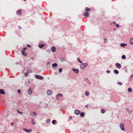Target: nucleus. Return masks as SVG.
Segmentation results:
<instances>
[{
    "label": "nucleus",
    "instance_id": "nucleus-20",
    "mask_svg": "<svg viewBox=\"0 0 133 133\" xmlns=\"http://www.w3.org/2000/svg\"><path fill=\"white\" fill-rule=\"evenodd\" d=\"M114 72L115 73L118 74L119 73L118 71L116 70H114Z\"/></svg>",
    "mask_w": 133,
    "mask_h": 133
},
{
    "label": "nucleus",
    "instance_id": "nucleus-32",
    "mask_svg": "<svg viewBox=\"0 0 133 133\" xmlns=\"http://www.w3.org/2000/svg\"><path fill=\"white\" fill-rule=\"evenodd\" d=\"M17 112L19 114H22L23 113V112H20V111H19L17 109Z\"/></svg>",
    "mask_w": 133,
    "mask_h": 133
},
{
    "label": "nucleus",
    "instance_id": "nucleus-24",
    "mask_svg": "<svg viewBox=\"0 0 133 133\" xmlns=\"http://www.w3.org/2000/svg\"><path fill=\"white\" fill-rule=\"evenodd\" d=\"M50 120L49 119H47L46 121V123H49L50 122Z\"/></svg>",
    "mask_w": 133,
    "mask_h": 133
},
{
    "label": "nucleus",
    "instance_id": "nucleus-22",
    "mask_svg": "<svg viewBox=\"0 0 133 133\" xmlns=\"http://www.w3.org/2000/svg\"><path fill=\"white\" fill-rule=\"evenodd\" d=\"M132 90L131 88H128V91L129 92H131L132 91Z\"/></svg>",
    "mask_w": 133,
    "mask_h": 133
},
{
    "label": "nucleus",
    "instance_id": "nucleus-40",
    "mask_svg": "<svg viewBox=\"0 0 133 133\" xmlns=\"http://www.w3.org/2000/svg\"><path fill=\"white\" fill-rule=\"evenodd\" d=\"M27 47H30H30H31V46H30V45H29V44H28V45H27Z\"/></svg>",
    "mask_w": 133,
    "mask_h": 133
},
{
    "label": "nucleus",
    "instance_id": "nucleus-25",
    "mask_svg": "<svg viewBox=\"0 0 133 133\" xmlns=\"http://www.w3.org/2000/svg\"><path fill=\"white\" fill-rule=\"evenodd\" d=\"M126 45H127V44L124 43H121V46L122 47H124Z\"/></svg>",
    "mask_w": 133,
    "mask_h": 133
},
{
    "label": "nucleus",
    "instance_id": "nucleus-50",
    "mask_svg": "<svg viewBox=\"0 0 133 133\" xmlns=\"http://www.w3.org/2000/svg\"><path fill=\"white\" fill-rule=\"evenodd\" d=\"M133 76V75H131V76H130V78H131L132 77V76Z\"/></svg>",
    "mask_w": 133,
    "mask_h": 133
},
{
    "label": "nucleus",
    "instance_id": "nucleus-14",
    "mask_svg": "<svg viewBox=\"0 0 133 133\" xmlns=\"http://www.w3.org/2000/svg\"><path fill=\"white\" fill-rule=\"evenodd\" d=\"M84 10L86 11H90V9L88 7H85L84 8Z\"/></svg>",
    "mask_w": 133,
    "mask_h": 133
},
{
    "label": "nucleus",
    "instance_id": "nucleus-5",
    "mask_svg": "<svg viewBox=\"0 0 133 133\" xmlns=\"http://www.w3.org/2000/svg\"><path fill=\"white\" fill-rule=\"evenodd\" d=\"M63 96V95L61 94H57L56 96V98L57 100H58L59 99V97H60V96H61V97H62Z\"/></svg>",
    "mask_w": 133,
    "mask_h": 133
},
{
    "label": "nucleus",
    "instance_id": "nucleus-7",
    "mask_svg": "<svg viewBox=\"0 0 133 133\" xmlns=\"http://www.w3.org/2000/svg\"><path fill=\"white\" fill-rule=\"evenodd\" d=\"M47 93L48 95H50L52 94V92L51 90H48L47 91Z\"/></svg>",
    "mask_w": 133,
    "mask_h": 133
},
{
    "label": "nucleus",
    "instance_id": "nucleus-10",
    "mask_svg": "<svg viewBox=\"0 0 133 133\" xmlns=\"http://www.w3.org/2000/svg\"><path fill=\"white\" fill-rule=\"evenodd\" d=\"M80 113V111L79 110H76L75 111V113L77 115H79Z\"/></svg>",
    "mask_w": 133,
    "mask_h": 133
},
{
    "label": "nucleus",
    "instance_id": "nucleus-47",
    "mask_svg": "<svg viewBox=\"0 0 133 133\" xmlns=\"http://www.w3.org/2000/svg\"><path fill=\"white\" fill-rule=\"evenodd\" d=\"M11 125H13V124H14V123H11Z\"/></svg>",
    "mask_w": 133,
    "mask_h": 133
},
{
    "label": "nucleus",
    "instance_id": "nucleus-15",
    "mask_svg": "<svg viewBox=\"0 0 133 133\" xmlns=\"http://www.w3.org/2000/svg\"><path fill=\"white\" fill-rule=\"evenodd\" d=\"M28 93L29 95H31L32 94V91L31 89L30 88L29 89L28 91Z\"/></svg>",
    "mask_w": 133,
    "mask_h": 133
},
{
    "label": "nucleus",
    "instance_id": "nucleus-8",
    "mask_svg": "<svg viewBox=\"0 0 133 133\" xmlns=\"http://www.w3.org/2000/svg\"><path fill=\"white\" fill-rule=\"evenodd\" d=\"M116 66L119 69H120L121 67V64L119 63H116Z\"/></svg>",
    "mask_w": 133,
    "mask_h": 133
},
{
    "label": "nucleus",
    "instance_id": "nucleus-41",
    "mask_svg": "<svg viewBox=\"0 0 133 133\" xmlns=\"http://www.w3.org/2000/svg\"><path fill=\"white\" fill-rule=\"evenodd\" d=\"M107 73H109L110 72V71L109 70H108L107 71Z\"/></svg>",
    "mask_w": 133,
    "mask_h": 133
},
{
    "label": "nucleus",
    "instance_id": "nucleus-26",
    "mask_svg": "<svg viewBox=\"0 0 133 133\" xmlns=\"http://www.w3.org/2000/svg\"><path fill=\"white\" fill-rule=\"evenodd\" d=\"M29 72L28 73V72H25L24 74V75L26 77H27L28 76V74H29Z\"/></svg>",
    "mask_w": 133,
    "mask_h": 133
},
{
    "label": "nucleus",
    "instance_id": "nucleus-19",
    "mask_svg": "<svg viewBox=\"0 0 133 133\" xmlns=\"http://www.w3.org/2000/svg\"><path fill=\"white\" fill-rule=\"evenodd\" d=\"M60 60L62 61H64L65 60V59L64 58H61L60 59Z\"/></svg>",
    "mask_w": 133,
    "mask_h": 133
},
{
    "label": "nucleus",
    "instance_id": "nucleus-48",
    "mask_svg": "<svg viewBox=\"0 0 133 133\" xmlns=\"http://www.w3.org/2000/svg\"><path fill=\"white\" fill-rule=\"evenodd\" d=\"M18 28H19V29H21V27H20V26H18Z\"/></svg>",
    "mask_w": 133,
    "mask_h": 133
},
{
    "label": "nucleus",
    "instance_id": "nucleus-33",
    "mask_svg": "<svg viewBox=\"0 0 133 133\" xmlns=\"http://www.w3.org/2000/svg\"><path fill=\"white\" fill-rule=\"evenodd\" d=\"M122 58L123 59H125L126 58L125 56L124 55H123L122 56Z\"/></svg>",
    "mask_w": 133,
    "mask_h": 133
},
{
    "label": "nucleus",
    "instance_id": "nucleus-21",
    "mask_svg": "<svg viewBox=\"0 0 133 133\" xmlns=\"http://www.w3.org/2000/svg\"><path fill=\"white\" fill-rule=\"evenodd\" d=\"M130 42L131 44H133V38H132L131 39H130Z\"/></svg>",
    "mask_w": 133,
    "mask_h": 133
},
{
    "label": "nucleus",
    "instance_id": "nucleus-11",
    "mask_svg": "<svg viewBox=\"0 0 133 133\" xmlns=\"http://www.w3.org/2000/svg\"><path fill=\"white\" fill-rule=\"evenodd\" d=\"M0 94H2L3 95H4L5 94L4 91L3 89H0Z\"/></svg>",
    "mask_w": 133,
    "mask_h": 133
},
{
    "label": "nucleus",
    "instance_id": "nucleus-36",
    "mask_svg": "<svg viewBox=\"0 0 133 133\" xmlns=\"http://www.w3.org/2000/svg\"><path fill=\"white\" fill-rule=\"evenodd\" d=\"M118 83L119 85H121L122 84V83L121 82H118Z\"/></svg>",
    "mask_w": 133,
    "mask_h": 133
},
{
    "label": "nucleus",
    "instance_id": "nucleus-49",
    "mask_svg": "<svg viewBox=\"0 0 133 133\" xmlns=\"http://www.w3.org/2000/svg\"><path fill=\"white\" fill-rule=\"evenodd\" d=\"M113 23L114 24H115V23H116V22H113Z\"/></svg>",
    "mask_w": 133,
    "mask_h": 133
},
{
    "label": "nucleus",
    "instance_id": "nucleus-43",
    "mask_svg": "<svg viewBox=\"0 0 133 133\" xmlns=\"http://www.w3.org/2000/svg\"><path fill=\"white\" fill-rule=\"evenodd\" d=\"M116 26L117 27H118L119 26V25L118 24H117L116 25Z\"/></svg>",
    "mask_w": 133,
    "mask_h": 133
},
{
    "label": "nucleus",
    "instance_id": "nucleus-16",
    "mask_svg": "<svg viewBox=\"0 0 133 133\" xmlns=\"http://www.w3.org/2000/svg\"><path fill=\"white\" fill-rule=\"evenodd\" d=\"M51 51L53 52H54L56 51V48L54 46L52 47L51 48Z\"/></svg>",
    "mask_w": 133,
    "mask_h": 133
},
{
    "label": "nucleus",
    "instance_id": "nucleus-52",
    "mask_svg": "<svg viewBox=\"0 0 133 133\" xmlns=\"http://www.w3.org/2000/svg\"><path fill=\"white\" fill-rule=\"evenodd\" d=\"M23 1H26V0H23Z\"/></svg>",
    "mask_w": 133,
    "mask_h": 133
},
{
    "label": "nucleus",
    "instance_id": "nucleus-3",
    "mask_svg": "<svg viewBox=\"0 0 133 133\" xmlns=\"http://www.w3.org/2000/svg\"><path fill=\"white\" fill-rule=\"evenodd\" d=\"M89 13L86 12H84L83 14L84 16L86 17H88L89 16Z\"/></svg>",
    "mask_w": 133,
    "mask_h": 133
},
{
    "label": "nucleus",
    "instance_id": "nucleus-35",
    "mask_svg": "<svg viewBox=\"0 0 133 133\" xmlns=\"http://www.w3.org/2000/svg\"><path fill=\"white\" fill-rule=\"evenodd\" d=\"M56 121L55 120H53L52 121V123L53 124H55L56 122Z\"/></svg>",
    "mask_w": 133,
    "mask_h": 133
},
{
    "label": "nucleus",
    "instance_id": "nucleus-6",
    "mask_svg": "<svg viewBox=\"0 0 133 133\" xmlns=\"http://www.w3.org/2000/svg\"><path fill=\"white\" fill-rule=\"evenodd\" d=\"M23 130L25 131L29 132H31L32 131V130L31 129L28 130L26 129L25 128H23Z\"/></svg>",
    "mask_w": 133,
    "mask_h": 133
},
{
    "label": "nucleus",
    "instance_id": "nucleus-37",
    "mask_svg": "<svg viewBox=\"0 0 133 133\" xmlns=\"http://www.w3.org/2000/svg\"><path fill=\"white\" fill-rule=\"evenodd\" d=\"M46 51H47V52H49V53L50 52V49H48V50H46Z\"/></svg>",
    "mask_w": 133,
    "mask_h": 133
},
{
    "label": "nucleus",
    "instance_id": "nucleus-9",
    "mask_svg": "<svg viewBox=\"0 0 133 133\" xmlns=\"http://www.w3.org/2000/svg\"><path fill=\"white\" fill-rule=\"evenodd\" d=\"M22 11V10H19L18 11H17V14L18 15H20L21 14V12Z\"/></svg>",
    "mask_w": 133,
    "mask_h": 133
},
{
    "label": "nucleus",
    "instance_id": "nucleus-34",
    "mask_svg": "<svg viewBox=\"0 0 133 133\" xmlns=\"http://www.w3.org/2000/svg\"><path fill=\"white\" fill-rule=\"evenodd\" d=\"M101 112L102 113H104L105 112V110L104 109H102L101 110Z\"/></svg>",
    "mask_w": 133,
    "mask_h": 133
},
{
    "label": "nucleus",
    "instance_id": "nucleus-28",
    "mask_svg": "<svg viewBox=\"0 0 133 133\" xmlns=\"http://www.w3.org/2000/svg\"><path fill=\"white\" fill-rule=\"evenodd\" d=\"M84 115V113H81L80 114V116L82 117Z\"/></svg>",
    "mask_w": 133,
    "mask_h": 133
},
{
    "label": "nucleus",
    "instance_id": "nucleus-38",
    "mask_svg": "<svg viewBox=\"0 0 133 133\" xmlns=\"http://www.w3.org/2000/svg\"><path fill=\"white\" fill-rule=\"evenodd\" d=\"M27 48L26 47H24L23 48V50H24H24H25Z\"/></svg>",
    "mask_w": 133,
    "mask_h": 133
},
{
    "label": "nucleus",
    "instance_id": "nucleus-45",
    "mask_svg": "<svg viewBox=\"0 0 133 133\" xmlns=\"http://www.w3.org/2000/svg\"><path fill=\"white\" fill-rule=\"evenodd\" d=\"M88 104L86 105H85V107L86 108H87L88 107Z\"/></svg>",
    "mask_w": 133,
    "mask_h": 133
},
{
    "label": "nucleus",
    "instance_id": "nucleus-1",
    "mask_svg": "<svg viewBox=\"0 0 133 133\" xmlns=\"http://www.w3.org/2000/svg\"><path fill=\"white\" fill-rule=\"evenodd\" d=\"M88 65L87 63H82L80 65V68L82 69H83L86 67Z\"/></svg>",
    "mask_w": 133,
    "mask_h": 133
},
{
    "label": "nucleus",
    "instance_id": "nucleus-12",
    "mask_svg": "<svg viewBox=\"0 0 133 133\" xmlns=\"http://www.w3.org/2000/svg\"><path fill=\"white\" fill-rule=\"evenodd\" d=\"M72 70L74 72L76 73H78L79 71L78 69H73Z\"/></svg>",
    "mask_w": 133,
    "mask_h": 133
},
{
    "label": "nucleus",
    "instance_id": "nucleus-2",
    "mask_svg": "<svg viewBox=\"0 0 133 133\" xmlns=\"http://www.w3.org/2000/svg\"><path fill=\"white\" fill-rule=\"evenodd\" d=\"M35 77L37 79L42 80L43 79V78L42 77L38 75H36L35 76Z\"/></svg>",
    "mask_w": 133,
    "mask_h": 133
},
{
    "label": "nucleus",
    "instance_id": "nucleus-42",
    "mask_svg": "<svg viewBox=\"0 0 133 133\" xmlns=\"http://www.w3.org/2000/svg\"><path fill=\"white\" fill-rule=\"evenodd\" d=\"M128 112L129 114H131V111H130L129 110V111H128Z\"/></svg>",
    "mask_w": 133,
    "mask_h": 133
},
{
    "label": "nucleus",
    "instance_id": "nucleus-46",
    "mask_svg": "<svg viewBox=\"0 0 133 133\" xmlns=\"http://www.w3.org/2000/svg\"><path fill=\"white\" fill-rule=\"evenodd\" d=\"M49 63H49V62H48V63H47L46 64H47V65H48V64H49Z\"/></svg>",
    "mask_w": 133,
    "mask_h": 133
},
{
    "label": "nucleus",
    "instance_id": "nucleus-18",
    "mask_svg": "<svg viewBox=\"0 0 133 133\" xmlns=\"http://www.w3.org/2000/svg\"><path fill=\"white\" fill-rule=\"evenodd\" d=\"M89 94V92L88 91H86L85 93V95L87 96H88Z\"/></svg>",
    "mask_w": 133,
    "mask_h": 133
},
{
    "label": "nucleus",
    "instance_id": "nucleus-13",
    "mask_svg": "<svg viewBox=\"0 0 133 133\" xmlns=\"http://www.w3.org/2000/svg\"><path fill=\"white\" fill-rule=\"evenodd\" d=\"M21 52L24 56H26V54L24 51H22Z\"/></svg>",
    "mask_w": 133,
    "mask_h": 133
},
{
    "label": "nucleus",
    "instance_id": "nucleus-44",
    "mask_svg": "<svg viewBox=\"0 0 133 133\" xmlns=\"http://www.w3.org/2000/svg\"><path fill=\"white\" fill-rule=\"evenodd\" d=\"M72 117H69V119L70 120H71L72 119Z\"/></svg>",
    "mask_w": 133,
    "mask_h": 133
},
{
    "label": "nucleus",
    "instance_id": "nucleus-39",
    "mask_svg": "<svg viewBox=\"0 0 133 133\" xmlns=\"http://www.w3.org/2000/svg\"><path fill=\"white\" fill-rule=\"evenodd\" d=\"M17 92L19 94H20L21 93V91L20 90H18Z\"/></svg>",
    "mask_w": 133,
    "mask_h": 133
},
{
    "label": "nucleus",
    "instance_id": "nucleus-29",
    "mask_svg": "<svg viewBox=\"0 0 133 133\" xmlns=\"http://www.w3.org/2000/svg\"><path fill=\"white\" fill-rule=\"evenodd\" d=\"M77 61L80 63H82V62L80 60L79 58V57H78L77 58Z\"/></svg>",
    "mask_w": 133,
    "mask_h": 133
},
{
    "label": "nucleus",
    "instance_id": "nucleus-4",
    "mask_svg": "<svg viewBox=\"0 0 133 133\" xmlns=\"http://www.w3.org/2000/svg\"><path fill=\"white\" fill-rule=\"evenodd\" d=\"M120 127L121 129L125 131V129L124 128V125L123 123L120 124Z\"/></svg>",
    "mask_w": 133,
    "mask_h": 133
},
{
    "label": "nucleus",
    "instance_id": "nucleus-17",
    "mask_svg": "<svg viewBox=\"0 0 133 133\" xmlns=\"http://www.w3.org/2000/svg\"><path fill=\"white\" fill-rule=\"evenodd\" d=\"M57 65H57V64L56 63H55L54 64H52V66L53 67H55L56 66H57Z\"/></svg>",
    "mask_w": 133,
    "mask_h": 133
},
{
    "label": "nucleus",
    "instance_id": "nucleus-23",
    "mask_svg": "<svg viewBox=\"0 0 133 133\" xmlns=\"http://www.w3.org/2000/svg\"><path fill=\"white\" fill-rule=\"evenodd\" d=\"M44 44H42V45H39V47L40 48H41L42 47H43L44 46Z\"/></svg>",
    "mask_w": 133,
    "mask_h": 133
},
{
    "label": "nucleus",
    "instance_id": "nucleus-30",
    "mask_svg": "<svg viewBox=\"0 0 133 133\" xmlns=\"http://www.w3.org/2000/svg\"><path fill=\"white\" fill-rule=\"evenodd\" d=\"M104 43H106L107 41V39L106 38H104Z\"/></svg>",
    "mask_w": 133,
    "mask_h": 133
},
{
    "label": "nucleus",
    "instance_id": "nucleus-27",
    "mask_svg": "<svg viewBox=\"0 0 133 133\" xmlns=\"http://www.w3.org/2000/svg\"><path fill=\"white\" fill-rule=\"evenodd\" d=\"M30 114H31V115H32L33 114H34L35 115V116H37L36 114L34 112H31L30 113Z\"/></svg>",
    "mask_w": 133,
    "mask_h": 133
},
{
    "label": "nucleus",
    "instance_id": "nucleus-31",
    "mask_svg": "<svg viewBox=\"0 0 133 133\" xmlns=\"http://www.w3.org/2000/svg\"><path fill=\"white\" fill-rule=\"evenodd\" d=\"M62 69L61 68H60L59 69V72H62Z\"/></svg>",
    "mask_w": 133,
    "mask_h": 133
},
{
    "label": "nucleus",
    "instance_id": "nucleus-51",
    "mask_svg": "<svg viewBox=\"0 0 133 133\" xmlns=\"http://www.w3.org/2000/svg\"><path fill=\"white\" fill-rule=\"evenodd\" d=\"M32 124H35V123H32Z\"/></svg>",
    "mask_w": 133,
    "mask_h": 133
}]
</instances>
